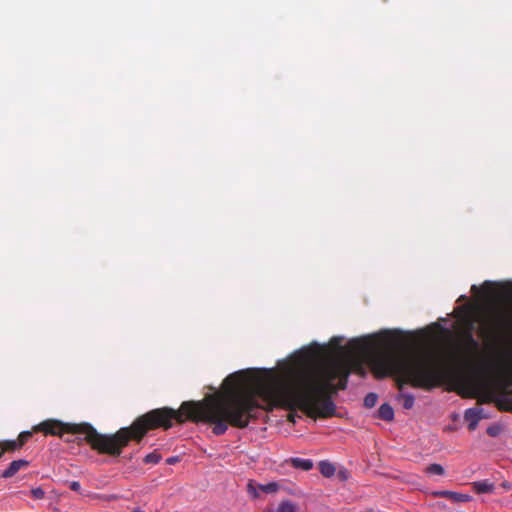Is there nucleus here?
<instances>
[{
	"label": "nucleus",
	"instance_id": "1",
	"mask_svg": "<svg viewBox=\"0 0 512 512\" xmlns=\"http://www.w3.org/2000/svg\"><path fill=\"white\" fill-rule=\"evenodd\" d=\"M224 391L209 395L202 401H185L178 410L162 407L153 409L139 417L128 427L114 434H101L91 424L63 423L46 420L34 426V432L46 435L84 434L86 443L100 454L119 456L130 441L140 442L149 430L168 429L173 421L184 423H206L212 426L216 436L226 433L229 426L244 429L250 423V375L239 371L227 376Z\"/></svg>",
	"mask_w": 512,
	"mask_h": 512
},
{
	"label": "nucleus",
	"instance_id": "2",
	"mask_svg": "<svg viewBox=\"0 0 512 512\" xmlns=\"http://www.w3.org/2000/svg\"><path fill=\"white\" fill-rule=\"evenodd\" d=\"M378 346H384L386 351L374 355L372 369L379 378L394 376L399 390L407 384L430 390L439 386L452 372L432 352L402 350V337L398 331H385L377 336V341L376 337L353 339L347 344V349L354 356H365Z\"/></svg>",
	"mask_w": 512,
	"mask_h": 512
},
{
	"label": "nucleus",
	"instance_id": "3",
	"mask_svg": "<svg viewBox=\"0 0 512 512\" xmlns=\"http://www.w3.org/2000/svg\"><path fill=\"white\" fill-rule=\"evenodd\" d=\"M481 337L496 341L512 333V307L494 306L481 319Z\"/></svg>",
	"mask_w": 512,
	"mask_h": 512
},
{
	"label": "nucleus",
	"instance_id": "4",
	"mask_svg": "<svg viewBox=\"0 0 512 512\" xmlns=\"http://www.w3.org/2000/svg\"><path fill=\"white\" fill-rule=\"evenodd\" d=\"M480 395L475 393L473 397H478L480 403H494L500 411L512 412V390H495L488 384H482L478 387Z\"/></svg>",
	"mask_w": 512,
	"mask_h": 512
},
{
	"label": "nucleus",
	"instance_id": "5",
	"mask_svg": "<svg viewBox=\"0 0 512 512\" xmlns=\"http://www.w3.org/2000/svg\"><path fill=\"white\" fill-rule=\"evenodd\" d=\"M482 412L483 410L478 408H469L465 411L464 418L468 422V429L470 431H474L477 428L479 421L483 417Z\"/></svg>",
	"mask_w": 512,
	"mask_h": 512
},
{
	"label": "nucleus",
	"instance_id": "6",
	"mask_svg": "<svg viewBox=\"0 0 512 512\" xmlns=\"http://www.w3.org/2000/svg\"><path fill=\"white\" fill-rule=\"evenodd\" d=\"M435 496L448 498L455 503L468 502L471 499V496L468 494H462L458 492H453L449 490H442L434 493Z\"/></svg>",
	"mask_w": 512,
	"mask_h": 512
},
{
	"label": "nucleus",
	"instance_id": "7",
	"mask_svg": "<svg viewBox=\"0 0 512 512\" xmlns=\"http://www.w3.org/2000/svg\"><path fill=\"white\" fill-rule=\"evenodd\" d=\"M29 466V462L24 459L14 460L10 463L8 468L3 471V478H11L13 477L19 470L22 468H26Z\"/></svg>",
	"mask_w": 512,
	"mask_h": 512
},
{
	"label": "nucleus",
	"instance_id": "8",
	"mask_svg": "<svg viewBox=\"0 0 512 512\" xmlns=\"http://www.w3.org/2000/svg\"><path fill=\"white\" fill-rule=\"evenodd\" d=\"M472 487L473 490L478 494L490 493L494 490V484L488 480L473 482Z\"/></svg>",
	"mask_w": 512,
	"mask_h": 512
},
{
	"label": "nucleus",
	"instance_id": "9",
	"mask_svg": "<svg viewBox=\"0 0 512 512\" xmlns=\"http://www.w3.org/2000/svg\"><path fill=\"white\" fill-rule=\"evenodd\" d=\"M378 417L384 421H392L394 419V410L388 404H382L378 409Z\"/></svg>",
	"mask_w": 512,
	"mask_h": 512
},
{
	"label": "nucleus",
	"instance_id": "10",
	"mask_svg": "<svg viewBox=\"0 0 512 512\" xmlns=\"http://www.w3.org/2000/svg\"><path fill=\"white\" fill-rule=\"evenodd\" d=\"M290 462L294 468L304 471H309L313 468V462L310 459L291 458Z\"/></svg>",
	"mask_w": 512,
	"mask_h": 512
},
{
	"label": "nucleus",
	"instance_id": "11",
	"mask_svg": "<svg viewBox=\"0 0 512 512\" xmlns=\"http://www.w3.org/2000/svg\"><path fill=\"white\" fill-rule=\"evenodd\" d=\"M319 471L324 477H332L335 474V466L328 461L319 462Z\"/></svg>",
	"mask_w": 512,
	"mask_h": 512
},
{
	"label": "nucleus",
	"instance_id": "12",
	"mask_svg": "<svg viewBox=\"0 0 512 512\" xmlns=\"http://www.w3.org/2000/svg\"><path fill=\"white\" fill-rule=\"evenodd\" d=\"M276 512H298V508L293 502L284 500L280 502Z\"/></svg>",
	"mask_w": 512,
	"mask_h": 512
},
{
	"label": "nucleus",
	"instance_id": "13",
	"mask_svg": "<svg viewBox=\"0 0 512 512\" xmlns=\"http://www.w3.org/2000/svg\"><path fill=\"white\" fill-rule=\"evenodd\" d=\"M398 400L402 401V406L409 410L414 406V396L411 394H399L397 397Z\"/></svg>",
	"mask_w": 512,
	"mask_h": 512
},
{
	"label": "nucleus",
	"instance_id": "14",
	"mask_svg": "<svg viewBox=\"0 0 512 512\" xmlns=\"http://www.w3.org/2000/svg\"><path fill=\"white\" fill-rule=\"evenodd\" d=\"M258 488L260 491H262L264 493L272 494V493H276L279 490V485L276 482H270L267 484H259Z\"/></svg>",
	"mask_w": 512,
	"mask_h": 512
},
{
	"label": "nucleus",
	"instance_id": "15",
	"mask_svg": "<svg viewBox=\"0 0 512 512\" xmlns=\"http://www.w3.org/2000/svg\"><path fill=\"white\" fill-rule=\"evenodd\" d=\"M464 341L466 346L471 350H476L478 348V342L473 337L472 332L469 330L464 334Z\"/></svg>",
	"mask_w": 512,
	"mask_h": 512
},
{
	"label": "nucleus",
	"instance_id": "16",
	"mask_svg": "<svg viewBox=\"0 0 512 512\" xmlns=\"http://www.w3.org/2000/svg\"><path fill=\"white\" fill-rule=\"evenodd\" d=\"M161 458V454H159L157 451H153L152 453L147 454L143 461L146 464H157Z\"/></svg>",
	"mask_w": 512,
	"mask_h": 512
},
{
	"label": "nucleus",
	"instance_id": "17",
	"mask_svg": "<svg viewBox=\"0 0 512 512\" xmlns=\"http://www.w3.org/2000/svg\"><path fill=\"white\" fill-rule=\"evenodd\" d=\"M378 401V396L376 393H368L364 398V406L367 408H372L376 405Z\"/></svg>",
	"mask_w": 512,
	"mask_h": 512
},
{
	"label": "nucleus",
	"instance_id": "18",
	"mask_svg": "<svg viewBox=\"0 0 512 512\" xmlns=\"http://www.w3.org/2000/svg\"><path fill=\"white\" fill-rule=\"evenodd\" d=\"M426 472L431 475H443L444 474V468L440 464H430L426 468Z\"/></svg>",
	"mask_w": 512,
	"mask_h": 512
},
{
	"label": "nucleus",
	"instance_id": "19",
	"mask_svg": "<svg viewBox=\"0 0 512 512\" xmlns=\"http://www.w3.org/2000/svg\"><path fill=\"white\" fill-rule=\"evenodd\" d=\"M32 435V431H23L18 435L17 440L24 446L31 439Z\"/></svg>",
	"mask_w": 512,
	"mask_h": 512
},
{
	"label": "nucleus",
	"instance_id": "20",
	"mask_svg": "<svg viewBox=\"0 0 512 512\" xmlns=\"http://www.w3.org/2000/svg\"><path fill=\"white\" fill-rule=\"evenodd\" d=\"M30 493L36 500H41L45 497V491L41 487L32 488Z\"/></svg>",
	"mask_w": 512,
	"mask_h": 512
},
{
	"label": "nucleus",
	"instance_id": "21",
	"mask_svg": "<svg viewBox=\"0 0 512 512\" xmlns=\"http://www.w3.org/2000/svg\"><path fill=\"white\" fill-rule=\"evenodd\" d=\"M70 435H71V437H67L65 439L66 442H76L78 444H81L83 441L86 442L84 434H70Z\"/></svg>",
	"mask_w": 512,
	"mask_h": 512
},
{
	"label": "nucleus",
	"instance_id": "22",
	"mask_svg": "<svg viewBox=\"0 0 512 512\" xmlns=\"http://www.w3.org/2000/svg\"><path fill=\"white\" fill-rule=\"evenodd\" d=\"M258 485L256 486L252 481H250L247 485V492L249 493V495H251L253 498H258L259 497V493H258Z\"/></svg>",
	"mask_w": 512,
	"mask_h": 512
},
{
	"label": "nucleus",
	"instance_id": "23",
	"mask_svg": "<svg viewBox=\"0 0 512 512\" xmlns=\"http://www.w3.org/2000/svg\"><path fill=\"white\" fill-rule=\"evenodd\" d=\"M482 290L484 294H486L487 296H491L494 293V283L490 281L484 282V284L482 285Z\"/></svg>",
	"mask_w": 512,
	"mask_h": 512
},
{
	"label": "nucleus",
	"instance_id": "24",
	"mask_svg": "<svg viewBox=\"0 0 512 512\" xmlns=\"http://www.w3.org/2000/svg\"><path fill=\"white\" fill-rule=\"evenodd\" d=\"M68 486L71 490H73L75 492H80V490H81V485L78 481L68 482Z\"/></svg>",
	"mask_w": 512,
	"mask_h": 512
},
{
	"label": "nucleus",
	"instance_id": "25",
	"mask_svg": "<svg viewBox=\"0 0 512 512\" xmlns=\"http://www.w3.org/2000/svg\"><path fill=\"white\" fill-rule=\"evenodd\" d=\"M487 434L492 436V437H495L498 435V428L497 427H489L487 429Z\"/></svg>",
	"mask_w": 512,
	"mask_h": 512
},
{
	"label": "nucleus",
	"instance_id": "26",
	"mask_svg": "<svg viewBox=\"0 0 512 512\" xmlns=\"http://www.w3.org/2000/svg\"><path fill=\"white\" fill-rule=\"evenodd\" d=\"M341 342H342V338H340V337H334L331 340V343L335 346H340Z\"/></svg>",
	"mask_w": 512,
	"mask_h": 512
},
{
	"label": "nucleus",
	"instance_id": "27",
	"mask_svg": "<svg viewBox=\"0 0 512 512\" xmlns=\"http://www.w3.org/2000/svg\"><path fill=\"white\" fill-rule=\"evenodd\" d=\"M178 462V457H170L166 460V463L169 465H173Z\"/></svg>",
	"mask_w": 512,
	"mask_h": 512
},
{
	"label": "nucleus",
	"instance_id": "28",
	"mask_svg": "<svg viewBox=\"0 0 512 512\" xmlns=\"http://www.w3.org/2000/svg\"><path fill=\"white\" fill-rule=\"evenodd\" d=\"M501 486L505 489V490H510L512 489V484L508 481H504L502 482Z\"/></svg>",
	"mask_w": 512,
	"mask_h": 512
},
{
	"label": "nucleus",
	"instance_id": "29",
	"mask_svg": "<svg viewBox=\"0 0 512 512\" xmlns=\"http://www.w3.org/2000/svg\"><path fill=\"white\" fill-rule=\"evenodd\" d=\"M472 292H478V287L476 285H473L471 288Z\"/></svg>",
	"mask_w": 512,
	"mask_h": 512
},
{
	"label": "nucleus",
	"instance_id": "30",
	"mask_svg": "<svg viewBox=\"0 0 512 512\" xmlns=\"http://www.w3.org/2000/svg\"><path fill=\"white\" fill-rule=\"evenodd\" d=\"M289 420H290V421H292V422H295V420H294V415H293V414H290V415H289Z\"/></svg>",
	"mask_w": 512,
	"mask_h": 512
},
{
	"label": "nucleus",
	"instance_id": "31",
	"mask_svg": "<svg viewBox=\"0 0 512 512\" xmlns=\"http://www.w3.org/2000/svg\"><path fill=\"white\" fill-rule=\"evenodd\" d=\"M263 512H274L272 509L264 510Z\"/></svg>",
	"mask_w": 512,
	"mask_h": 512
}]
</instances>
